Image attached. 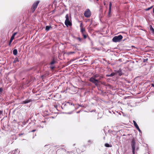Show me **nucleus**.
<instances>
[{
  "label": "nucleus",
  "instance_id": "1",
  "mask_svg": "<svg viewBox=\"0 0 154 154\" xmlns=\"http://www.w3.org/2000/svg\"><path fill=\"white\" fill-rule=\"evenodd\" d=\"M122 35H120L118 36H116L112 38V41L114 42H119L122 39Z\"/></svg>",
  "mask_w": 154,
  "mask_h": 154
},
{
  "label": "nucleus",
  "instance_id": "2",
  "mask_svg": "<svg viewBox=\"0 0 154 154\" xmlns=\"http://www.w3.org/2000/svg\"><path fill=\"white\" fill-rule=\"evenodd\" d=\"M66 20L65 21V24L67 26H70L71 25V22L69 21L68 15V14H66Z\"/></svg>",
  "mask_w": 154,
  "mask_h": 154
},
{
  "label": "nucleus",
  "instance_id": "3",
  "mask_svg": "<svg viewBox=\"0 0 154 154\" xmlns=\"http://www.w3.org/2000/svg\"><path fill=\"white\" fill-rule=\"evenodd\" d=\"M98 76V75H97L94 76V77L91 78L90 79V81L92 82H94L96 85H97V82H98V80H97V79H95V78H96Z\"/></svg>",
  "mask_w": 154,
  "mask_h": 154
},
{
  "label": "nucleus",
  "instance_id": "4",
  "mask_svg": "<svg viewBox=\"0 0 154 154\" xmlns=\"http://www.w3.org/2000/svg\"><path fill=\"white\" fill-rule=\"evenodd\" d=\"M91 15V13L90 11L88 9L84 13L85 16L87 17H89Z\"/></svg>",
  "mask_w": 154,
  "mask_h": 154
},
{
  "label": "nucleus",
  "instance_id": "5",
  "mask_svg": "<svg viewBox=\"0 0 154 154\" xmlns=\"http://www.w3.org/2000/svg\"><path fill=\"white\" fill-rule=\"evenodd\" d=\"M135 142L133 140L132 141L131 143V146L132 149V152L133 154H134V151L135 150Z\"/></svg>",
  "mask_w": 154,
  "mask_h": 154
},
{
  "label": "nucleus",
  "instance_id": "6",
  "mask_svg": "<svg viewBox=\"0 0 154 154\" xmlns=\"http://www.w3.org/2000/svg\"><path fill=\"white\" fill-rule=\"evenodd\" d=\"M39 3V2L37 1L36 2H35L34 3L32 6V8L34 9V10L35 9L37 8V5H38V3Z\"/></svg>",
  "mask_w": 154,
  "mask_h": 154
},
{
  "label": "nucleus",
  "instance_id": "7",
  "mask_svg": "<svg viewBox=\"0 0 154 154\" xmlns=\"http://www.w3.org/2000/svg\"><path fill=\"white\" fill-rule=\"evenodd\" d=\"M133 122L134 123V125L136 128L138 129V130L140 132V128H139V127L137 124L136 123V122L134 121H133Z\"/></svg>",
  "mask_w": 154,
  "mask_h": 154
},
{
  "label": "nucleus",
  "instance_id": "8",
  "mask_svg": "<svg viewBox=\"0 0 154 154\" xmlns=\"http://www.w3.org/2000/svg\"><path fill=\"white\" fill-rule=\"evenodd\" d=\"M52 27L51 26H46V27L45 30L47 31H48Z\"/></svg>",
  "mask_w": 154,
  "mask_h": 154
},
{
  "label": "nucleus",
  "instance_id": "9",
  "mask_svg": "<svg viewBox=\"0 0 154 154\" xmlns=\"http://www.w3.org/2000/svg\"><path fill=\"white\" fill-rule=\"evenodd\" d=\"M17 49H14L13 51V53L14 55H16L17 54Z\"/></svg>",
  "mask_w": 154,
  "mask_h": 154
},
{
  "label": "nucleus",
  "instance_id": "10",
  "mask_svg": "<svg viewBox=\"0 0 154 154\" xmlns=\"http://www.w3.org/2000/svg\"><path fill=\"white\" fill-rule=\"evenodd\" d=\"M17 34V32H15L14 34L11 37V40H13L14 38V37L15 35Z\"/></svg>",
  "mask_w": 154,
  "mask_h": 154
},
{
  "label": "nucleus",
  "instance_id": "11",
  "mask_svg": "<svg viewBox=\"0 0 154 154\" xmlns=\"http://www.w3.org/2000/svg\"><path fill=\"white\" fill-rule=\"evenodd\" d=\"M112 5V3L110 2L109 3V13L110 14L111 12V6Z\"/></svg>",
  "mask_w": 154,
  "mask_h": 154
},
{
  "label": "nucleus",
  "instance_id": "12",
  "mask_svg": "<svg viewBox=\"0 0 154 154\" xmlns=\"http://www.w3.org/2000/svg\"><path fill=\"white\" fill-rule=\"evenodd\" d=\"M30 101L29 100H26L23 101V103H24V104H26V103L29 102Z\"/></svg>",
  "mask_w": 154,
  "mask_h": 154
},
{
  "label": "nucleus",
  "instance_id": "13",
  "mask_svg": "<svg viewBox=\"0 0 154 154\" xmlns=\"http://www.w3.org/2000/svg\"><path fill=\"white\" fill-rule=\"evenodd\" d=\"M30 101L29 100H26L23 101V103H24V104H26V103L29 102Z\"/></svg>",
  "mask_w": 154,
  "mask_h": 154
},
{
  "label": "nucleus",
  "instance_id": "14",
  "mask_svg": "<svg viewBox=\"0 0 154 154\" xmlns=\"http://www.w3.org/2000/svg\"><path fill=\"white\" fill-rule=\"evenodd\" d=\"M151 30L152 31V33L153 34H154V29L153 28L151 27L150 28Z\"/></svg>",
  "mask_w": 154,
  "mask_h": 154
},
{
  "label": "nucleus",
  "instance_id": "15",
  "mask_svg": "<svg viewBox=\"0 0 154 154\" xmlns=\"http://www.w3.org/2000/svg\"><path fill=\"white\" fill-rule=\"evenodd\" d=\"M115 75V73H111L110 75H107V76H113V75Z\"/></svg>",
  "mask_w": 154,
  "mask_h": 154
},
{
  "label": "nucleus",
  "instance_id": "16",
  "mask_svg": "<svg viewBox=\"0 0 154 154\" xmlns=\"http://www.w3.org/2000/svg\"><path fill=\"white\" fill-rule=\"evenodd\" d=\"M152 8V7L151 6V7H150V8H147V9H145V10L146 11H148L151 8Z\"/></svg>",
  "mask_w": 154,
  "mask_h": 154
},
{
  "label": "nucleus",
  "instance_id": "17",
  "mask_svg": "<svg viewBox=\"0 0 154 154\" xmlns=\"http://www.w3.org/2000/svg\"><path fill=\"white\" fill-rule=\"evenodd\" d=\"M105 146L106 147H109V144L106 143L105 144Z\"/></svg>",
  "mask_w": 154,
  "mask_h": 154
},
{
  "label": "nucleus",
  "instance_id": "18",
  "mask_svg": "<svg viewBox=\"0 0 154 154\" xmlns=\"http://www.w3.org/2000/svg\"><path fill=\"white\" fill-rule=\"evenodd\" d=\"M84 31H85V29H83L82 28H81V31L82 32H83Z\"/></svg>",
  "mask_w": 154,
  "mask_h": 154
},
{
  "label": "nucleus",
  "instance_id": "19",
  "mask_svg": "<svg viewBox=\"0 0 154 154\" xmlns=\"http://www.w3.org/2000/svg\"><path fill=\"white\" fill-rule=\"evenodd\" d=\"M12 40H11H11H10V43H9V45H10V44H11V43L12 42Z\"/></svg>",
  "mask_w": 154,
  "mask_h": 154
},
{
  "label": "nucleus",
  "instance_id": "20",
  "mask_svg": "<svg viewBox=\"0 0 154 154\" xmlns=\"http://www.w3.org/2000/svg\"><path fill=\"white\" fill-rule=\"evenodd\" d=\"M2 89L1 88H0V92H1L2 91Z\"/></svg>",
  "mask_w": 154,
  "mask_h": 154
},
{
  "label": "nucleus",
  "instance_id": "21",
  "mask_svg": "<svg viewBox=\"0 0 154 154\" xmlns=\"http://www.w3.org/2000/svg\"><path fill=\"white\" fill-rule=\"evenodd\" d=\"M54 63V61H53L51 63V64H53Z\"/></svg>",
  "mask_w": 154,
  "mask_h": 154
},
{
  "label": "nucleus",
  "instance_id": "22",
  "mask_svg": "<svg viewBox=\"0 0 154 154\" xmlns=\"http://www.w3.org/2000/svg\"><path fill=\"white\" fill-rule=\"evenodd\" d=\"M153 11L154 13V8L153 9Z\"/></svg>",
  "mask_w": 154,
  "mask_h": 154
},
{
  "label": "nucleus",
  "instance_id": "23",
  "mask_svg": "<svg viewBox=\"0 0 154 154\" xmlns=\"http://www.w3.org/2000/svg\"><path fill=\"white\" fill-rule=\"evenodd\" d=\"M84 37L85 38H86V36L85 35H84Z\"/></svg>",
  "mask_w": 154,
  "mask_h": 154
},
{
  "label": "nucleus",
  "instance_id": "24",
  "mask_svg": "<svg viewBox=\"0 0 154 154\" xmlns=\"http://www.w3.org/2000/svg\"><path fill=\"white\" fill-rule=\"evenodd\" d=\"M51 69H53L54 68V67H51Z\"/></svg>",
  "mask_w": 154,
  "mask_h": 154
},
{
  "label": "nucleus",
  "instance_id": "25",
  "mask_svg": "<svg viewBox=\"0 0 154 154\" xmlns=\"http://www.w3.org/2000/svg\"><path fill=\"white\" fill-rule=\"evenodd\" d=\"M104 5H106V3H105V2H104Z\"/></svg>",
  "mask_w": 154,
  "mask_h": 154
},
{
  "label": "nucleus",
  "instance_id": "26",
  "mask_svg": "<svg viewBox=\"0 0 154 154\" xmlns=\"http://www.w3.org/2000/svg\"><path fill=\"white\" fill-rule=\"evenodd\" d=\"M152 86L153 87H154V85L153 84H152Z\"/></svg>",
  "mask_w": 154,
  "mask_h": 154
},
{
  "label": "nucleus",
  "instance_id": "27",
  "mask_svg": "<svg viewBox=\"0 0 154 154\" xmlns=\"http://www.w3.org/2000/svg\"><path fill=\"white\" fill-rule=\"evenodd\" d=\"M74 53V52H70V53H69V54H70V53Z\"/></svg>",
  "mask_w": 154,
  "mask_h": 154
},
{
  "label": "nucleus",
  "instance_id": "28",
  "mask_svg": "<svg viewBox=\"0 0 154 154\" xmlns=\"http://www.w3.org/2000/svg\"><path fill=\"white\" fill-rule=\"evenodd\" d=\"M35 131V130H33V131H32V132H33V131Z\"/></svg>",
  "mask_w": 154,
  "mask_h": 154
},
{
  "label": "nucleus",
  "instance_id": "29",
  "mask_svg": "<svg viewBox=\"0 0 154 154\" xmlns=\"http://www.w3.org/2000/svg\"><path fill=\"white\" fill-rule=\"evenodd\" d=\"M2 111H0V113H2Z\"/></svg>",
  "mask_w": 154,
  "mask_h": 154
},
{
  "label": "nucleus",
  "instance_id": "30",
  "mask_svg": "<svg viewBox=\"0 0 154 154\" xmlns=\"http://www.w3.org/2000/svg\"><path fill=\"white\" fill-rule=\"evenodd\" d=\"M119 75H121V74H120V73H119Z\"/></svg>",
  "mask_w": 154,
  "mask_h": 154
}]
</instances>
